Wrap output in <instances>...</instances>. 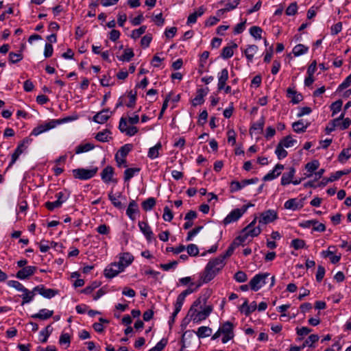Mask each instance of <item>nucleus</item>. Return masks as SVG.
I'll list each match as a JSON object with an SVG mask.
<instances>
[{
    "instance_id": "obj_1",
    "label": "nucleus",
    "mask_w": 351,
    "mask_h": 351,
    "mask_svg": "<svg viewBox=\"0 0 351 351\" xmlns=\"http://www.w3.org/2000/svg\"><path fill=\"white\" fill-rule=\"evenodd\" d=\"M225 263L222 258H215L209 261L204 271L200 276L202 283H208L212 280L217 274L223 269Z\"/></svg>"
},
{
    "instance_id": "obj_2",
    "label": "nucleus",
    "mask_w": 351,
    "mask_h": 351,
    "mask_svg": "<svg viewBox=\"0 0 351 351\" xmlns=\"http://www.w3.org/2000/svg\"><path fill=\"white\" fill-rule=\"evenodd\" d=\"M200 303L201 302L199 299L196 300L191 306L188 313V315H190L193 321L196 322L206 319L213 311V306L211 305H208L202 311L197 312V309L195 307L199 306Z\"/></svg>"
},
{
    "instance_id": "obj_3",
    "label": "nucleus",
    "mask_w": 351,
    "mask_h": 351,
    "mask_svg": "<svg viewBox=\"0 0 351 351\" xmlns=\"http://www.w3.org/2000/svg\"><path fill=\"white\" fill-rule=\"evenodd\" d=\"M98 171L97 167H93L90 169L84 168L75 169L72 171L73 176L75 179L86 180L93 178Z\"/></svg>"
},
{
    "instance_id": "obj_4",
    "label": "nucleus",
    "mask_w": 351,
    "mask_h": 351,
    "mask_svg": "<svg viewBox=\"0 0 351 351\" xmlns=\"http://www.w3.org/2000/svg\"><path fill=\"white\" fill-rule=\"evenodd\" d=\"M62 122L63 120L62 119H53L47 123L40 124L33 129V130L31 132V135L36 136L43 132H45L51 129L56 128L57 125L60 124Z\"/></svg>"
},
{
    "instance_id": "obj_5",
    "label": "nucleus",
    "mask_w": 351,
    "mask_h": 351,
    "mask_svg": "<svg viewBox=\"0 0 351 351\" xmlns=\"http://www.w3.org/2000/svg\"><path fill=\"white\" fill-rule=\"evenodd\" d=\"M261 232V229L259 226L256 228H252V230H249V232L243 231V229L241 231L240 235L237 237L234 241H232L234 245H237V247L240 245H243V243L246 241L248 237H257Z\"/></svg>"
},
{
    "instance_id": "obj_6",
    "label": "nucleus",
    "mask_w": 351,
    "mask_h": 351,
    "mask_svg": "<svg viewBox=\"0 0 351 351\" xmlns=\"http://www.w3.org/2000/svg\"><path fill=\"white\" fill-rule=\"evenodd\" d=\"M269 276V273L256 274L250 281V287L252 291H257L265 285V280Z\"/></svg>"
},
{
    "instance_id": "obj_7",
    "label": "nucleus",
    "mask_w": 351,
    "mask_h": 351,
    "mask_svg": "<svg viewBox=\"0 0 351 351\" xmlns=\"http://www.w3.org/2000/svg\"><path fill=\"white\" fill-rule=\"evenodd\" d=\"M219 328L223 335L221 339L223 343H226L228 341L234 338V325L232 322L227 321L224 322Z\"/></svg>"
},
{
    "instance_id": "obj_8",
    "label": "nucleus",
    "mask_w": 351,
    "mask_h": 351,
    "mask_svg": "<svg viewBox=\"0 0 351 351\" xmlns=\"http://www.w3.org/2000/svg\"><path fill=\"white\" fill-rule=\"evenodd\" d=\"M258 181L257 178H252V179H245L241 182L238 181H232L230 184V192L234 193L242 189L243 187L248 184H255Z\"/></svg>"
},
{
    "instance_id": "obj_9",
    "label": "nucleus",
    "mask_w": 351,
    "mask_h": 351,
    "mask_svg": "<svg viewBox=\"0 0 351 351\" xmlns=\"http://www.w3.org/2000/svg\"><path fill=\"white\" fill-rule=\"evenodd\" d=\"M278 219V213L274 210H267L260 214L259 224L266 225Z\"/></svg>"
},
{
    "instance_id": "obj_10",
    "label": "nucleus",
    "mask_w": 351,
    "mask_h": 351,
    "mask_svg": "<svg viewBox=\"0 0 351 351\" xmlns=\"http://www.w3.org/2000/svg\"><path fill=\"white\" fill-rule=\"evenodd\" d=\"M123 271V267L119 265L117 262H114L106 267L104 269V276L107 278H112Z\"/></svg>"
},
{
    "instance_id": "obj_11",
    "label": "nucleus",
    "mask_w": 351,
    "mask_h": 351,
    "mask_svg": "<svg viewBox=\"0 0 351 351\" xmlns=\"http://www.w3.org/2000/svg\"><path fill=\"white\" fill-rule=\"evenodd\" d=\"M312 226L313 230L323 232L326 230V226L322 223H319L317 220H307L300 223V226L304 228H310Z\"/></svg>"
},
{
    "instance_id": "obj_12",
    "label": "nucleus",
    "mask_w": 351,
    "mask_h": 351,
    "mask_svg": "<svg viewBox=\"0 0 351 351\" xmlns=\"http://www.w3.org/2000/svg\"><path fill=\"white\" fill-rule=\"evenodd\" d=\"M34 291L39 293L44 298L50 299L58 293V291L53 289H46L44 285H40L34 288Z\"/></svg>"
},
{
    "instance_id": "obj_13",
    "label": "nucleus",
    "mask_w": 351,
    "mask_h": 351,
    "mask_svg": "<svg viewBox=\"0 0 351 351\" xmlns=\"http://www.w3.org/2000/svg\"><path fill=\"white\" fill-rule=\"evenodd\" d=\"M37 267L35 266H27L19 271L16 274V277L20 280H25L34 274Z\"/></svg>"
},
{
    "instance_id": "obj_14",
    "label": "nucleus",
    "mask_w": 351,
    "mask_h": 351,
    "mask_svg": "<svg viewBox=\"0 0 351 351\" xmlns=\"http://www.w3.org/2000/svg\"><path fill=\"white\" fill-rule=\"evenodd\" d=\"M112 113L109 108L104 109L93 117V121L100 124L104 123L110 118Z\"/></svg>"
},
{
    "instance_id": "obj_15",
    "label": "nucleus",
    "mask_w": 351,
    "mask_h": 351,
    "mask_svg": "<svg viewBox=\"0 0 351 351\" xmlns=\"http://www.w3.org/2000/svg\"><path fill=\"white\" fill-rule=\"evenodd\" d=\"M303 200L296 198L289 199L285 202L284 206L286 209L296 210L303 207Z\"/></svg>"
},
{
    "instance_id": "obj_16",
    "label": "nucleus",
    "mask_w": 351,
    "mask_h": 351,
    "mask_svg": "<svg viewBox=\"0 0 351 351\" xmlns=\"http://www.w3.org/2000/svg\"><path fill=\"white\" fill-rule=\"evenodd\" d=\"M283 169V165L277 164L272 171H269L263 177V180L265 182L274 180L280 175L281 171Z\"/></svg>"
},
{
    "instance_id": "obj_17",
    "label": "nucleus",
    "mask_w": 351,
    "mask_h": 351,
    "mask_svg": "<svg viewBox=\"0 0 351 351\" xmlns=\"http://www.w3.org/2000/svg\"><path fill=\"white\" fill-rule=\"evenodd\" d=\"M134 261V256L129 252L121 253L117 263L123 267V269L128 267Z\"/></svg>"
},
{
    "instance_id": "obj_18",
    "label": "nucleus",
    "mask_w": 351,
    "mask_h": 351,
    "mask_svg": "<svg viewBox=\"0 0 351 351\" xmlns=\"http://www.w3.org/2000/svg\"><path fill=\"white\" fill-rule=\"evenodd\" d=\"M113 175L114 168L111 166H107L102 170L101 173V179L105 183H109L114 181L116 182V180H113L112 178Z\"/></svg>"
},
{
    "instance_id": "obj_19",
    "label": "nucleus",
    "mask_w": 351,
    "mask_h": 351,
    "mask_svg": "<svg viewBox=\"0 0 351 351\" xmlns=\"http://www.w3.org/2000/svg\"><path fill=\"white\" fill-rule=\"evenodd\" d=\"M241 213L239 211V208L232 210L223 219V223L225 226L237 221L241 217Z\"/></svg>"
},
{
    "instance_id": "obj_20",
    "label": "nucleus",
    "mask_w": 351,
    "mask_h": 351,
    "mask_svg": "<svg viewBox=\"0 0 351 351\" xmlns=\"http://www.w3.org/2000/svg\"><path fill=\"white\" fill-rule=\"evenodd\" d=\"M138 226L141 230V231L143 232V234L146 237L147 240L150 242L152 239H153V232L150 228V226L148 225L147 222L145 221H139L138 222Z\"/></svg>"
},
{
    "instance_id": "obj_21",
    "label": "nucleus",
    "mask_w": 351,
    "mask_h": 351,
    "mask_svg": "<svg viewBox=\"0 0 351 351\" xmlns=\"http://www.w3.org/2000/svg\"><path fill=\"white\" fill-rule=\"evenodd\" d=\"M228 80V71L227 69H223L218 73V84L217 88L219 90H223L224 86L226 84L227 80Z\"/></svg>"
},
{
    "instance_id": "obj_22",
    "label": "nucleus",
    "mask_w": 351,
    "mask_h": 351,
    "mask_svg": "<svg viewBox=\"0 0 351 351\" xmlns=\"http://www.w3.org/2000/svg\"><path fill=\"white\" fill-rule=\"evenodd\" d=\"M295 169L294 167H291L289 168L288 172H285L281 178V184L286 186L291 183L292 180L294 177Z\"/></svg>"
},
{
    "instance_id": "obj_23",
    "label": "nucleus",
    "mask_w": 351,
    "mask_h": 351,
    "mask_svg": "<svg viewBox=\"0 0 351 351\" xmlns=\"http://www.w3.org/2000/svg\"><path fill=\"white\" fill-rule=\"evenodd\" d=\"M287 97L291 98V101L294 104L300 103L303 99L302 95L300 93H298L295 90L291 88H287Z\"/></svg>"
},
{
    "instance_id": "obj_24",
    "label": "nucleus",
    "mask_w": 351,
    "mask_h": 351,
    "mask_svg": "<svg viewBox=\"0 0 351 351\" xmlns=\"http://www.w3.org/2000/svg\"><path fill=\"white\" fill-rule=\"evenodd\" d=\"M208 91V88H206V90L202 88L199 89L197 90V95L192 101L193 106H196L197 105L202 104L204 102V97L207 95Z\"/></svg>"
},
{
    "instance_id": "obj_25",
    "label": "nucleus",
    "mask_w": 351,
    "mask_h": 351,
    "mask_svg": "<svg viewBox=\"0 0 351 351\" xmlns=\"http://www.w3.org/2000/svg\"><path fill=\"white\" fill-rule=\"evenodd\" d=\"M206 9L203 6H200L198 10L193 13L189 14L187 19V25H191L195 23L197 21V19L199 16H201L205 12Z\"/></svg>"
},
{
    "instance_id": "obj_26",
    "label": "nucleus",
    "mask_w": 351,
    "mask_h": 351,
    "mask_svg": "<svg viewBox=\"0 0 351 351\" xmlns=\"http://www.w3.org/2000/svg\"><path fill=\"white\" fill-rule=\"evenodd\" d=\"M137 213H138L137 203L134 200L130 201L126 210V215L130 219L134 220L135 219V214Z\"/></svg>"
},
{
    "instance_id": "obj_27",
    "label": "nucleus",
    "mask_w": 351,
    "mask_h": 351,
    "mask_svg": "<svg viewBox=\"0 0 351 351\" xmlns=\"http://www.w3.org/2000/svg\"><path fill=\"white\" fill-rule=\"evenodd\" d=\"M53 315V311H49L45 308H43V309L40 310L38 313L32 315V317L34 318V319H40L42 320H45V319H47L50 318L51 317H52Z\"/></svg>"
},
{
    "instance_id": "obj_28",
    "label": "nucleus",
    "mask_w": 351,
    "mask_h": 351,
    "mask_svg": "<svg viewBox=\"0 0 351 351\" xmlns=\"http://www.w3.org/2000/svg\"><path fill=\"white\" fill-rule=\"evenodd\" d=\"M258 46L256 45H248L247 49L244 51L245 56L249 62L253 61L254 54L258 51Z\"/></svg>"
},
{
    "instance_id": "obj_29",
    "label": "nucleus",
    "mask_w": 351,
    "mask_h": 351,
    "mask_svg": "<svg viewBox=\"0 0 351 351\" xmlns=\"http://www.w3.org/2000/svg\"><path fill=\"white\" fill-rule=\"evenodd\" d=\"M237 45L236 43H233L232 46H227L223 48L221 56L223 59H228L231 58L234 54V49L237 48Z\"/></svg>"
},
{
    "instance_id": "obj_30",
    "label": "nucleus",
    "mask_w": 351,
    "mask_h": 351,
    "mask_svg": "<svg viewBox=\"0 0 351 351\" xmlns=\"http://www.w3.org/2000/svg\"><path fill=\"white\" fill-rule=\"evenodd\" d=\"M265 125V118L262 117L257 122L253 123L250 130V133H252L255 131H258L259 133L263 132Z\"/></svg>"
},
{
    "instance_id": "obj_31",
    "label": "nucleus",
    "mask_w": 351,
    "mask_h": 351,
    "mask_svg": "<svg viewBox=\"0 0 351 351\" xmlns=\"http://www.w3.org/2000/svg\"><path fill=\"white\" fill-rule=\"evenodd\" d=\"M195 333L199 338H204L211 335L212 329L208 326H201Z\"/></svg>"
},
{
    "instance_id": "obj_32",
    "label": "nucleus",
    "mask_w": 351,
    "mask_h": 351,
    "mask_svg": "<svg viewBox=\"0 0 351 351\" xmlns=\"http://www.w3.org/2000/svg\"><path fill=\"white\" fill-rule=\"evenodd\" d=\"M132 148L133 145L132 144H125L121 147L115 156H121V158H125L130 152L132 151Z\"/></svg>"
},
{
    "instance_id": "obj_33",
    "label": "nucleus",
    "mask_w": 351,
    "mask_h": 351,
    "mask_svg": "<svg viewBox=\"0 0 351 351\" xmlns=\"http://www.w3.org/2000/svg\"><path fill=\"white\" fill-rule=\"evenodd\" d=\"M292 128L294 132L297 133H302L306 130L308 124L304 125L302 120H299L292 124Z\"/></svg>"
},
{
    "instance_id": "obj_34",
    "label": "nucleus",
    "mask_w": 351,
    "mask_h": 351,
    "mask_svg": "<svg viewBox=\"0 0 351 351\" xmlns=\"http://www.w3.org/2000/svg\"><path fill=\"white\" fill-rule=\"evenodd\" d=\"M319 166V162L317 160H314L310 162H308L305 165V169L309 172V174L306 176V177H310L312 176V173L318 169Z\"/></svg>"
},
{
    "instance_id": "obj_35",
    "label": "nucleus",
    "mask_w": 351,
    "mask_h": 351,
    "mask_svg": "<svg viewBox=\"0 0 351 351\" xmlns=\"http://www.w3.org/2000/svg\"><path fill=\"white\" fill-rule=\"evenodd\" d=\"M32 142V138L29 137L25 138L21 143H19L16 151H19V153L22 154Z\"/></svg>"
},
{
    "instance_id": "obj_36",
    "label": "nucleus",
    "mask_w": 351,
    "mask_h": 351,
    "mask_svg": "<svg viewBox=\"0 0 351 351\" xmlns=\"http://www.w3.org/2000/svg\"><path fill=\"white\" fill-rule=\"evenodd\" d=\"M95 146L93 144L87 143L85 144H81L76 147L75 154H79L81 153L86 152L94 149Z\"/></svg>"
},
{
    "instance_id": "obj_37",
    "label": "nucleus",
    "mask_w": 351,
    "mask_h": 351,
    "mask_svg": "<svg viewBox=\"0 0 351 351\" xmlns=\"http://www.w3.org/2000/svg\"><path fill=\"white\" fill-rule=\"evenodd\" d=\"M162 145L160 143H158L155 146L149 148L148 152V157L152 159H155L159 156V149H161Z\"/></svg>"
},
{
    "instance_id": "obj_38",
    "label": "nucleus",
    "mask_w": 351,
    "mask_h": 351,
    "mask_svg": "<svg viewBox=\"0 0 351 351\" xmlns=\"http://www.w3.org/2000/svg\"><path fill=\"white\" fill-rule=\"evenodd\" d=\"M22 292H23V294L21 295V297L23 299L22 305H23L24 304L30 302L33 300V298L35 295V293L36 291H34V289L32 291H30L27 289V291H22Z\"/></svg>"
},
{
    "instance_id": "obj_39",
    "label": "nucleus",
    "mask_w": 351,
    "mask_h": 351,
    "mask_svg": "<svg viewBox=\"0 0 351 351\" xmlns=\"http://www.w3.org/2000/svg\"><path fill=\"white\" fill-rule=\"evenodd\" d=\"M308 50V47L302 45L298 44L295 45L293 49V53L295 56H299L306 53Z\"/></svg>"
},
{
    "instance_id": "obj_40",
    "label": "nucleus",
    "mask_w": 351,
    "mask_h": 351,
    "mask_svg": "<svg viewBox=\"0 0 351 351\" xmlns=\"http://www.w3.org/2000/svg\"><path fill=\"white\" fill-rule=\"evenodd\" d=\"M141 171L140 168H128L124 171V181H129L136 173H138Z\"/></svg>"
},
{
    "instance_id": "obj_41",
    "label": "nucleus",
    "mask_w": 351,
    "mask_h": 351,
    "mask_svg": "<svg viewBox=\"0 0 351 351\" xmlns=\"http://www.w3.org/2000/svg\"><path fill=\"white\" fill-rule=\"evenodd\" d=\"M53 328H51V325H48L46 326V328L41 330L39 333L40 337H43V339H40V341L42 343L47 342L49 337L50 336L51 333L52 332Z\"/></svg>"
},
{
    "instance_id": "obj_42",
    "label": "nucleus",
    "mask_w": 351,
    "mask_h": 351,
    "mask_svg": "<svg viewBox=\"0 0 351 351\" xmlns=\"http://www.w3.org/2000/svg\"><path fill=\"white\" fill-rule=\"evenodd\" d=\"M134 56V53L133 52V50L130 48H128L125 49L123 54L119 57H118V59L120 61H127L129 62Z\"/></svg>"
},
{
    "instance_id": "obj_43",
    "label": "nucleus",
    "mask_w": 351,
    "mask_h": 351,
    "mask_svg": "<svg viewBox=\"0 0 351 351\" xmlns=\"http://www.w3.org/2000/svg\"><path fill=\"white\" fill-rule=\"evenodd\" d=\"M156 205V199L154 197H149L142 203V207L145 211L151 210Z\"/></svg>"
},
{
    "instance_id": "obj_44",
    "label": "nucleus",
    "mask_w": 351,
    "mask_h": 351,
    "mask_svg": "<svg viewBox=\"0 0 351 351\" xmlns=\"http://www.w3.org/2000/svg\"><path fill=\"white\" fill-rule=\"evenodd\" d=\"M319 337L317 335H311L303 343L302 346H304V348L306 346L308 347H314L313 344L319 340Z\"/></svg>"
},
{
    "instance_id": "obj_45",
    "label": "nucleus",
    "mask_w": 351,
    "mask_h": 351,
    "mask_svg": "<svg viewBox=\"0 0 351 351\" xmlns=\"http://www.w3.org/2000/svg\"><path fill=\"white\" fill-rule=\"evenodd\" d=\"M243 306H246V309L244 311V313L246 316H248L251 313L254 311L256 308L257 305L256 302H252L250 305L248 304V301L247 299L245 300Z\"/></svg>"
},
{
    "instance_id": "obj_46",
    "label": "nucleus",
    "mask_w": 351,
    "mask_h": 351,
    "mask_svg": "<svg viewBox=\"0 0 351 351\" xmlns=\"http://www.w3.org/2000/svg\"><path fill=\"white\" fill-rule=\"evenodd\" d=\"M110 134V132L108 130L101 131L98 132L95 138L100 142H108L109 137V134Z\"/></svg>"
},
{
    "instance_id": "obj_47",
    "label": "nucleus",
    "mask_w": 351,
    "mask_h": 351,
    "mask_svg": "<svg viewBox=\"0 0 351 351\" xmlns=\"http://www.w3.org/2000/svg\"><path fill=\"white\" fill-rule=\"evenodd\" d=\"M275 153L277 155L278 158L279 160L285 158V157H287L288 154L287 152L284 149V147L282 146V143L278 144Z\"/></svg>"
},
{
    "instance_id": "obj_48",
    "label": "nucleus",
    "mask_w": 351,
    "mask_h": 351,
    "mask_svg": "<svg viewBox=\"0 0 351 351\" xmlns=\"http://www.w3.org/2000/svg\"><path fill=\"white\" fill-rule=\"evenodd\" d=\"M203 283L199 282L197 286H196V288L195 289H193L191 288H188L186 289V290H184V291H182L180 294L178 295V299H179L180 300H182V302H184V300H185V298L192 293L193 292H194L197 289H198Z\"/></svg>"
},
{
    "instance_id": "obj_49",
    "label": "nucleus",
    "mask_w": 351,
    "mask_h": 351,
    "mask_svg": "<svg viewBox=\"0 0 351 351\" xmlns=\"http://www.w3.org/2000/svg\"><path fill=\"white\" fill-rule=\"evenodd\" d=\"M203 283L199 282L197 286H196V288L195 289H193L191 288H188L186 289V290H184V291H182L180 294L178 295V299H179L180 300H182V302H184V300H185V298L192 293L193 292H194L197 289H198Z\"/></svg>"
},
{
    "instance_id": "obj_50",
    "label": "nucleus",
    "mask_w": 351,
    "mask_h": 351,
    "mask_svg": "<svg viewBox=\"0 0 351 351\" xmlns=\"http://www.w3.org/2000/svg\"><path fill=\"white\" fill-rule=\"evenodd\" d=\"M263 29L258 26H252L250 29V34L255 39H261Z\"/></svg>"
},
{
    "instance_id": "obj_51",
    "label": "nucleus",
    "mask_w": 351,
    "mask_h": 351,
    "mask_svg": "<svg viewBox=\"0 0 351 351\" xmlns=\"http://www.w3.org/2000/svg\"><path fill=\"white\" fill-rule=\"evenodd\" d=\"M23 58V56L22 53H14L10 52L9 53V61L12 64H16L20 62Z\"/></svg>"
},
{
    "instance_id": "obj_52",
    "label": "nucleus",
    "mask_w": 351,
    "mask_h": 351,
    "mask_svg": "<svg viewBox=\"0 0 351 351\" xmlns=\"http://www.w3.org/2000/svg\"><path fill=\"white\" fill-rule=\"evenodd\" d=\"M128 97L130 98V101L128 104H126V106L128 108H132L134 107V106L136 104V97H137L136 90H134V92L132 90H130L128 93Z\"/></svg>"
},
{
    "instance_id": "obj_53",
    "label": "nucleus",
    "mask_w": 351,
    "mask_h": 351,
    "mask_svg": "<svg viewBox=\"0 0 351 351\" xmlns=\"http://www.w3.org/2000/svg\"><path fill=\"white\" fill-rule=\"evenodd\" d=\"M297 141L293 139L291 136H287L279 143H282L283 147L287 148L293 147Z\"/></svg>"
},
{
    "instance_id": "obj_54",
    "label": "nucleus",
    "mask_w": 351,
    "mask_h": 351,
    "mask_svg": "<svg viewBox=\"0 0 351 351\" xmlns=\"http://www.w3.org/2000/svg\"><path fill=\"white\" fill-rule=\"evenodd\" d=\"M8 286L16 289L19 291H27L26 289L21 282L16 280H10L8 282Z\"/></svg>"
},
{
    "instance_id": "obj_55",
    "label": "nucleus",
    "mask_w": 351,
    "mask_h": 351,
    "mask_svg": "<svg viewBox=\"0 0 351 351\" xmlns=\"http://www.w3.org/2000/svg\"><path fill=\"white\" fill-rule=\"evenodd\" d=\"M351 156L350 149H343L341 152L339 154L338 159L339 161L341 163L345 162L348 158H350Z\"/></svg>"
},
{
    "instance_id": "obj_56",
    "label": "nucleus",
    "mask_w": 351,
    "mask_h": 351,
    "mask_svg": "<svg viewBox=\"0 0 351 351\" xmlns=\"http://www.w3.org/2000/svg\"><path fill=\"white\" fill-rule=\"evenodd\" d=\"M305 241L300 239H295L292 240L291 243V246L293 247L295 250L302 249L305 247Z\"/></svg>"
},
{
    "instance_id": "obj_57",
    "label": "nucleus",
    "mask_w": 351,
    "mask_h": 351,
    "mask_svg": "<svg viewBox=\"0 0 351 351\" xmlns=\"http://www.w3.org/2000/svg\"><path fill=\"white\" fill-rule=\"evenodd\" d=\"M343 101L341 99H339L335 102H333L330 106V110L332 112V115L334 116L335 114L339 112L342 107Z\"/></svg>"
},
{
    "instance_id": "obj_58",
    "label": "nucleus",
    "mask_w": 351,
    "mask_h": 351,
    "mask_svg": "<svg viewBox=\"0 0 351 351\" xmlns=\"http://www.w3.org/2000/svg\"><path fill=\"white\" fill-rule=\"evenodd\" d=\"M56 197L58 201H60L62 205V203L65 202L69 197V193L66 190L58 192L56 194Z\"/></svg>"
},
{
    "instance_id": "obj_59",
    "label": "nucleus",
    "mask_w": 351,
    "mask_h": 351,
    "mask_svg": "<svg viewBox=\"0 0 351 351\" xmlns=\"http://www.w3.org/2000/svg\"><path fill=\"white\" fill-rule=\"evenodd\" d=\"M186 249L189 256H196L199 254V249L195 244H189Z\"/></svg>"
},
{
    "instance_id": "obj_60",
    "label": "nucleus",
    "mask_w": 351,
    "mask_h": 351,
    "mask_svg": "<svg viewBox=\"0 0 351 351\" xmlns=\"http://www.w3.org/2000/svg\"><path fill=\"white\" fill-rule=\"evenodd\" d=\"M147 27L145 25H143L140 27L138 29H134L132 32L131 37L134 39H136L139 38L142 34H143L146 31Z\"/></svg>"
},
{
    "instance_id": "obj_61",
    "label": "nucleus",
    "mask_w": 351,
    "mask_h": 351,
    "mask_svg": "<svg viewBox=\"0 0 351 351\" xmlns=\"http://www.w3.org/2000/svg\"><path fill=\"white\" fill-rule=\"evenodd\" d=\"M108 198L114 207L119 209L123 208L122 203L112 194V192L108 194Z\"/></svg>"
},
{
    "instance_id": "obj_62",
    "label": "nucleus",
    "mask_w": 351,
    "mask_h": 351,
    "mask_svg": "<svg viewBox=\"0 0 351 351\" xmlns=\"http://www.w3.org/2000/svg\"><path fill=\"white\" fill-rule=\"evenodd\" d=\"M167 343V339H162L157 344L148 351H162Z\"/></svg>"
},
{
    "instance_id": "obj_63",
    "label": "nucleus",
    "mask_w": 351,
    "mask_h": 351,
    "mask_svg": "<svg viewBox=\"0 0 351 351\" xmlns=\"http://www.w3.org/2000/svg\"><path fill=\"white\" fill-rule=\"evenodd\" d=\"M234 278L238 282H244L247 280V276L245 272L239 271L234 274Z\"/></svg>"
},
{
    "instance_id": "obj_64",
    "label": "nucleus",
    "mask_w": 351,
    "mask_h": 351,
    "mask_svg": "<svg viewBox=\"0 0 351 351\" xmlns=\"http://www.w3.org/2000/svg\"><path fill=\"white\" fill-rule=\"evenodd\" d=\"M162 218L166 221H171L173 218V215L168 206L164 208Z\"/></svg>"
}]
</instances>
